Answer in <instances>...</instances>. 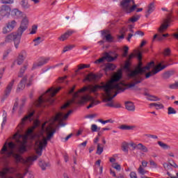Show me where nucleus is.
<instances>
[{
    "mask_svg": "<svg viewBox=\"0 0 178 178\" xmlns=\"http://www.w3.org/2000/svg\"><path fill=\"white\" fill-rule=\"evenodd\" d=\"M129 20L130 22H131V23H136V22H138V20H140V15L133 16L129 19Z\"/></svg>",
    "mask_w": 178,
    "mask_h": 178,
    "instance_id": "3c124183",
    "label": "nucleus"
},
{
    "mask_svg": "<svg viewBox=\"0 0 178 178\" xmlns=\"http://www.w3.org/2000/svg\"><path fill=\"white\" fill-rule=\"evenodd\" d=\"M73 48H76V45L71 44V45L65 47L63 50V54H65V52H67L68 51H72V49H73Z\"/></svg>",
    "mask_w": 178,
    "mask_h": 178,
    "instance_id": "e433bc0d",
    "label": "nucleus"
},
{
    "mask_svg": "<svg viewBox=\"0 0 178 178\" xmlns=\"http://www.w3.org/2000/svg\"><path fill=\"white\" fill-rule=\"evenodd\" d=\"M154 66H155V63L154 61H152L147 63V65L144 67V70H149L151 67H154Z\"/></svg>",
    "mask_w": 178,
    "mask_h": 178,
    "instance_id": "37998d69",
    "label": "nucleus"
},
{
    "mask_svg": "<svg viewBox=\"0 0 178 178\" xmlns=\"http://www.w3.org/2000/svg\"><path fill=\"white\" fill-rule=\"evenodd\" d=\"M74 33H76V31L73 29H69L64 34L61 35V36L58 38V40L60 41H65V40H67L69 37L73 35Z\"/></svg>",
    "mask_w": 178,
    "mask_h": 178,
    "instance_id": "dca6fc26",
    "label": "nucleus"
},
{
    "mask_svg": "<svg viewBox=\"0 0 178 178\" xmlns=\"http://www.w3.org/2000/svg\"><path fill=\"white\" fill-rule=\"evenodd\" d=\"M37 159H38V156H37V155H35L33 156H29L26 159L25 162L26 163H30V162H34V161H37Z\"/></svg>",
    "mask_w": 178,
    "mask_h": 178,
    "instance_id": "473e14b6",
    "label": "nucleus"
},
{
    "mask_svg": "<svg viewBox=\"0 0 178 178\" xmlns=\"http://www.w3.org/2000/svg\"><path fill=\"white\" fill-rule=\"evenodd\" d=\"M176 113H177V111L175 108L172 107L168 108V115H176Z\"/></svg>",
    "mask_w": 178,
    "mask_h": 178,
    "instance_id": "de8ad7c7",
    "label": "nucleus"
},
{
    "mask_svg": "<svg viewBox=\"0 0 178 178\" xmlns=\"http://www.w3.org/2000/svg\"><path fill=\"white\" fill-rule=\"evenodd\" d=\"M105 38L107 42H113V37H112V35L107 34L105 35Z\"/></svg>",
    "mask_w": 178,
    "mask_h": 178,
    "instance_id": "8fccbe9b",
    "label": "nucleus"
},
{
    "mask_svg": "<svg viewBox=\"0 0 178 178\" xmlns=\"http://www.w3.org/2000/svg\"><path fill=\"white\" fill-rule=\"evenodd\" d=\"M176 63H169L167 61L162 60L154 67V74H156L157 73H159V72H162V70L166 69L168 66L176 65Z\"/></svg>",
    "mask_w": 178,
    "mask_h": 178,
    "instance_id": "0eeeda50",
    "label": "nucleus"
},
{
    "mask_svg": "<svg viewBox=\"0 0 178 178\" xmlns=\"http://www.w3.org/2000/svg\"><path fill=\"white\" fill-rule=\"evenodd\" d=\"M99 130H101V127H98V126H97V124H92L91 126V131L92 133H95L97 131H99Z\"/></svg>",
    "mask_w": 178,
    "mask_h": 178,
    "instance_id": "49530a36",
    "label": "nucleus"
},
{
    "mask_svg": "<svg viewBox=\"0 0 178 178\" xmlns=\"http://www.w3.org/2000/svg\"><path fill=\"white\" fill-rule=\"evenodd\" d=\"M18 152L19 154H24V152H27V147H26V145H22L18 148Z\"/></svg>",
    "mask_w": 178,
    "mask_h": 178,
    "instance_id": "72a5a7b5",
    "label": "nucleus"
},
{
    "mask_svg": "<svg viewBox=\"0 0 178 178\" xmlns=\"http://www.w3.org/2000/svg\"><path fill=\"white\" fill-rule=\"evenodd\" d=\"M40 40H41V37H38L37 38H35L33 40V42H35L34 46L37 47V45H40V44H41V42H37V41H40Z\"/></svg>",
    "mask_w": 178,
    "mask_h": 178,
    "instance_id": "e2e57ef3",
    "label": "nucleus"
},
{
    "mask_svg": "<svg viewBox=\"0 0 178 178\" xmlns=\"http://www.w3.org/2000/svg\"><path fill=\"white\" fill-rule=\"evenodd\" d=\"M154 10H155V3L154 2H152L149 4L147 7V10L146 11V13L147 15H145L146 17H148V16H149V15H151V13H152Z\"/></svg>",
    "mask_w": 178,
    "mask_h": 178,
    "instance_id": "5701e85b",
    "label": "nucleus"
},
{
    "mask_svg": "<svg viewBox=\"0 0 178 178\" xmlns=\"http://www.w3.org/2000/svg\"><path fill=\"white\" fill-rule=\"evenodd\" d=\"M49 62V58H44L42 61H40L38 64H35L33 66V69H36V67H40V66H43V65H46Z\"/></svg>",
    "mask_w": 178,
    "mask_h": 178,
    "instance_id": "bb28decb",
    "label": "nucleus"
},
{
    "mask_svg": "<svg viewBox=\"0 0 178 178\" xmlns=\"http://www.w3.org/2000/svg\"><path fill=\"white\" fill-rule=\"evenodd\" d=\"M155 72V69H154V70H152V72H147L145 74V79H149V77H151V76H154L156 74H154V72Z\"/></svg>",
    "mask_w": 178,
    "mask_h": 178,
    "instance_id": "6e6d98bb",
    "label": "nucleus"
},
{
    "mask_svg": "<svg viewBox=\"0 0 178 178\" xmlns=\"http://www.w3.org/2000/svg\"><path fill=\"white\" fill-rule=\"evenodd\" d=\"M138 172L140 173V175H145V170L141 165H140L139 168L138 169Z\"/></svg>",
    "mask_w": 178,
    "mask_h": 178,
    "instance_id": "0e129e2a",
    "label": "nucleus"
},
{
    "mask_svg": "<svg viewBox=\"0 0 178 178\" xmlns=\"http://www.w3.org/2000/svg\"><path fill=\"white\" fill-rule=\"evenodd\" d=\"M10 52H12L11 49H8L6 51H4L3 54V59H6V58H8V56L9 55V54H10Z\"/></svg>",
    "mask_w": 178,
    "mask_h": 178,
    "instance_id": "864d4df0",
    "label": "nucleus"
},
{
    "mask_svg": "<svg viewBox=\"0 0 178 178\" xmlns=\"http://www.w3.org/2000/svg\"><path fill=\"white\" fill-rule=\"evenodd\" d=\"M3 122L1 123V129H3V127L5 126V124H6V122L8 120V118H6L7 114H6V111H3Z\"/></svg>",
    "mask_w": 178,
    "mask_h": 178,
    "instance_id": "4c0bfd02",
    "label": "nucleus"
},
{
    "mask_svg": "<svg viewBox=\"0 0 178 178\" xmlns=\"http://www.w3.org/2000/svg\"><path fill=\"white\" fill-rule=\"evenodd\" d=\"M119 129H120V130H133V129H134V127L122 124L120 127H119Z\"/></svg>",
    "mask_w": 178,
    "mask_h": 178,
    "instance_id": "c9c22d12",
    "label": "nucleus"
},
{
    "mask_svg": "<svg viewBox=\"0 0 178 178\" xmlns=\"http://www.w3.org/2000/svg\"><path fill=\"white\" fill-rule=\"evenodd\" d=\"M125 108L127 111L131 112H134V111H136V106H134V103L131 102H126Z\"/></svg>",
    "mask_w": 178,
    "mask_h": 178,
    "instance_id": "4be33fe9",
    "label": "nucleus"
},
{
    "mask_svg": "<svg viewBox=\"0 0 178 178\" xmlns=\"http://www.w3.org/2000/svg\"><path fill=\"white\" fill-rule=\"evenodd\" d=\"M127 54H129V47L125 46L124 49V53L122 54V56L124 58H126V56H127Z\"/></svg>",
    "mask_w": 178,
    "mask_h": 178,
    "instance_id": "052dcab7",
    "label": "nucleus"
},
{
    "mask_svg": "<svg viewBox=\"0 0 178 178\" xmlns=\"http://www.w3.org/2000/svg\"><path fill=\"white\" fill-rule=\"evenodd\" d=\"M16 148V144H15L13 142H10L8 143V142H6L1 150V154L2 155L6 154L8 156H11V155H13V149Z\"/></svg>",
    "mask_w": 178,
    "mask_h": 178,
    "instance_id": "39448f33",
    "label": "nucleus"
},
{
    "mask_svg": "<svg viewBox=\"0 0 178 178\" xmlns=\"http://www.w3.org/2000/svg\"><path fill=\"white\" fill-rule=\"evenodd\" d=\"M90 66V64H80L78 65V69L75 72L76 73H78L79 70H83V69H88Z\"/></svg>",
    "mask_w": 178,
    "mask_h": 178,
    "instance_id": "7c9ffc66",
    "label": "nucleus"
},
{
    "mask_svg": "<svg viewBox=\"0 0 178 178\" xmlns=\"http://www.w3.org/2000/svg\"><path fill=\"white\" fill-rule=\"evenodd\" d=\"M143 73H145V70L144 67H143V63L140 61L136 69L128 74V77H136L138 74H143Z\"/></svg>",
    "mask_w": 178,
    "mask_h": 178,
    "instance_id": "6e6552de",
    "label": "nucleus"
},
{
    "mask_svg": "<svg viewBox=\"0 0 178 178\" xmlns=\"http://www.w3.org/2000/svg\"><path fill=\"white\" fill-rule=\"evenodd\" d=\"M115 69H116V65H115V64L108 63L106 64L104 70H105V72H108L109 70L113 71Z\"/></svg>",
    "mask_w": 178,
    "mask_h": 178,
    "instance_id": "cd10ccee",
    "label": "nucleus"
},
{
    "mask_svg": "<svg viewBox=\"0 0 178 178\" xmlns=\"http://www.w3.org/2000/svg\"><path fill=\"white\" fill-rule=\"evenodd\" d=\"M27 140H29V136L27 135H23L22 141V143H19V144L26 145V144H27Z\"/></svg>",
    "mask_w": 178,
    "mask_h": 178,
    "instance_id": "09e8293b",
    "label": "nucleus"
},
{
    "mask_svg": "<svg viewBox=\"0 0 178 178\" xmlns=\"http://www.w3.org/2000/svg\"><path fill=\"white\" fill-rule=\"evenodd\" d=\"M120 6L125 13H133L137 8L134 0H122Z\"/></svg>",
    "mask_w": 178,
    "mask_h": 178,
    "instance_id": "7ed1b4c3",
    "label": "nucleus"
},
{
    "mask_svg": "<svg viewBox=\"0 0 178 178\" xmlns=\"http://www.w3.org/2000/svg\"><path fill=\"white\" fill-rule=\"evenodd\" d=\"M173 74H175V70H171L164 72L162 75V77L164 79V80H168V79H170Z\"/></svg>",
    "mask_w": 178,
    "mask_h": 178,
    "instance_id": "b1692460",
    "label": "nucleus"
},
{
    "mask_svg": "<svg viewBox=\"0 0 178 178\" xmlns=\"http://www.w3.org/2000/svg\"><path fill=\"white\" fill-rule=\"evenodd\" d=\"M149 97H147V101H151V102H156V101H161V98H159L156 96H154L152 95H149Z\"/></svg>",
    "mask_w": 178,
    "mask_h": 178,
    "instance_id": "58836bf2",
    "label": "nucleus"
},
{
    "mask_svg": "<svg viewBox=\"0 0 178 178\" xmlns=\"http://www.w3.org/2000/svg\"><path fill=\"white\" fill-rule=\"evenodd\" d=\"M123 76V73L122 72V70H119L118 73L114 75L113 78L106 83L108 86V90H110V92L111 93V95L115 92V94L109 98H105L104 99V102H108V101H112L118 94H120V92H123L126 88L122 87V86L120 83H115L119 81L120 79H122Z\"/></svg>",
    "mask_w": 178,
    "mask_h": 178,
    "instance_id": "f03ea898",
    "label": "nucleus"
},
{
    "mask_svg": "<svg viewBox=\"0 0 178 178\" xmlns=\"http://www.w3.org/2000/svg\"><path fill=\"white\" fill-rule=\"evenodd\" d=\"M49 98H51V92H47L46 91L43 95L40 96L39 99L35 102V106L38 108H45L47 103L52 105L50 102H48Z\"/></svg>",
    "mask_w": 178,
    "mask_h": 178,
    "instance_id": "20e7f679",
    "label": "nucleus"
},
{
    "mask_svg": "<svg viewBox=\"0 0 178 178\" xmlns=\"http://www.w3.org/2000/svg\"><path fill=\"white\" fill-rule=\"evenodd\" d=\"M33 116H34V111L31 112L28 115H26L22 119L21 122L18 125L20 131H22L23 129H24V126L26 125V122H27V120L31 122V118H33Z\"/></svg>",
    "mask_w": 178,
    "mask_h": 178,
    "instance_id": "ddd939ff",
    "label": "nucleus"
},
{
    "mask_svg": "<svg viewBox=\"0 0 178 178\" xmlns=\"http://www.w3.org/2000/svg\"><path fill=\"white\" fill-rule=\"evenodd\" d=\"M143 82V78L139 77V79L136 81V79H134V82H133L132 83H127L126 85L127 88H133L134 87V90H136V91H140V90H141V88L136 86H137V84H140V83Z\"/></svg>",
    "mask_w": 178,
    "mask_h": 178,
    "instance_id": "2eb2a0df",
    "label": "nucleus"
},
{
    "mask_svg": "<svg viewBox=\"0 0 178 178\" xmlns=\"http://www.w3.org/2000/svg\"><path fill=\"white\" fill-rule=\"evenodd\" d=\"M173 22L172 17H168L167 19L164 20V23L162 24L159 29V33H163L165 30H168V27L170 26V24Z\"/></svg>",
    "mask_w": 178,
    "mask_h": 178,
    "instance_id": "4468645a",
    "label": "nucleus"
},
{
    "mask_svg": "<svg viewBox=\"0 0 178 178\" xmlns=\"http://www.w3.org/2000/svg\"><path fill=\"white\" fill-rule=\"evenodd\" d=\"M170 49L167 48L164 50V56H169L170 55Z\"/></svg>",
    "mask_w": 178,
    "mask_h": 178,
    "instance_id": "338daca9",
    "label": "nucleus"
},
{
    "mask_svg": "<svg viewBox=\"0 0 178 178\" xmlns=\"http://www.w3.org/2000/svg\"><path fill=\"white\" fill-rule=\"evenodd\" d=\"M26 56H27V53L26 52V51H22L17 58V64L19 65H22L24 62Z\"/></svg>",
    "mask_w": 178,
    "mask_h": 178,
    "instance_id": "a211bd4d",
    "label": "nucleus"
},
{
    "mask_svg": "<svg viewBox=\"0 0 178 178\" xmlns=\"http://www.w3.org/2000/svg\"><path fill=\"white\" fill-rule=\"evenodd\" d=\"M102 62H105V58L104 56L102 57L101 58H99L95 61V63L96 65H98L99 63H102Z\"/></svg>",
    "mask_w": 178,
    "mask_h": 178,
    "instance_id": "680f3d73",
    "label": "nucleus"
},
{
    "mask_svg": "<svg viewBox=\"0 0 178 178\" xmlns=\"http://www.w3.org/2000/svg\"><path fill=\"white\" fill-rule=\"evenodd\" d=\"M150 106H155L156 109H163V108H165L163 104H158L156 103H151Z\"/></svg>",
    "mask_w": 178,
    "mask_h": 178,
    "instance_id": "c03bdc74",
    "label": "nucleus"
},
{
    "mask_svg": "<svg viewBox=\"0 0 178 178\" xmlns=\"http://www.w3.org/2000/svg\"><path fill=\"white\" fill-rule=\"evenodd\" d=\"M85 91H90V86H84L81 90H79L78 92H85Z\"/></svg>",
    "mask_w": 178,
    "mask_h": 178,
    "instance_id": "13d9d810",
    "label": "nucleus"
},
{
    "mask_svg": "<svg viewBox=\"0 0 178 178\" xmlns=\"http://www.w3.org/2000/svg\"><path fill=\"white\" fill-rule=\"evenodd\" d=\"M104 56L105 60H107L108 62H113V60H116V59H118V56H119L118 55V54H115V56L112 57L111 54H109V53L106 52Z\"/></svg>",
    "mask_w": 178,
    "mask_h": 178,
    "instance_id": "412c9836",
    "label": "nucleus"
},
{
    "mask_svg": "<svg viewBox=\"0 0 178 178\" xmlns=\"http://www.w3.org/2000/svg\"><path fill=\"white\" fill-rule=\"evenodd\" d=\"M158 144H159V145H160V147H161V148H163L164 149H168V145H166L161 141H159Z\"/></svg>",
    "mask_w": 178,
    "mask_h": 178,
    "instance_id": "69168bd1",
    "label": "nucleus"
},
{
    "mask_svg": "<svg viewBox=\"0 0 178 178\" xmlns=\"http://www.w3.org/2000/svg\"><path fill=\"white\" fill-rule=\"evenodd\" d=\"M12 12V8L10 6L7 5H3L0 9V16L1 17H9L10 16V13Z\"/></svg>",
    "mask_w": 178,
    "mask_h": 178,
    "instance_id": "9b49d317",
    "label": "nucleus"
},
{
    "mask_svg": "<svg viewBox=\"0 0 178 178\" xmlns=\"http://www.w3.org/2000/svg\"><path fill=\"white\" fill-rule=\"evenodd\" d=\"M39 166L41 168L42 170H46L47 168L49 167V163H46L45 161H40Z\"/></svg>",
    "mask_w": 178,
    "mask_h": 178,
    "instance_id": "c756f323",
    "label": "nucleus"
},
{
    "mask_svg": "<svg viewBox=\"0 0 178 178\" xmlns=\"http://www.w3.org/2000/svg\"><path fill=\"white\" fill-rule=\"evenodd\" d=\"M38 29V26L37 25H33L30 34H35L37 33Z\"/></svg>",
    "mask_w": 178,
    "mask_h": 178,
    "instance_id": "5fc2aeb1",
    "label": "nucleus"
},
{
    "mask_svg": "<svg viewBox=\"0 0 178 178\" xmlns=\"http://www.w3.org/2000/svg\"><path fill=\"white\" fill-rule=\"evenodd\" d=\"M101 77H102V74H95L91 72L86 76V80L88 81H93V80L101 79Z\"/></svg>",
    "mask_w": 178,
    "mask_h": 178,
    "instance_id": "aec40b11",
    "label": "nucleus"
},
{
    "mask_svg": "<svg viewBox=\"0 0 178 178\" xmlns=\"http://www.w3.org/2000/svg\"><path fill=\"white\" fill-rule=\"evenodd\" d=\"M21 6L23 9H29L31 6L29 4V1L27 0H22L21 1Z\"/></svg>",
    "mask_w": 178,
    "mask_h": 178,
    "instance_id": "2f4dec72",
    "label": "nucleus"
},
{
    "mask_svg": "<svg viewBox=\"0 0 178 178\" xmlns=\"http://www.w3.org/2000/svg\"><path fill=\"white\" fill-rule=\"evenodd\" d=\"M16 26H17V22L16 20L13 19L8 22L6 24V26L3 28V34H8V33H10V31H13Z\"/></svg>",
    "mask_w": 178,
    "mask_h": 178,
    "instance_id": "1a4fd4ad",
    "label": "nucleus"
},
{
    "mask_svg": "<svg viewBox=\"0 0 178 178\" xmlns=\"http://www.w3.org/2000/svg\"><path fill=\"white\" fill-rule=\"evenodd\" d=\"M163 166L164 168V169H165V170H169L170 169H172V163H164L163 164Z\"/></svg>",
    "mask_w": 178,
    "mask_h": 178,
    "instance_id": "603ef678",
    "label": "nucleus"
},
{
    "mask_svg": "<svg viewBox=\"0 0 178 178\" xmlns=\"http://www.w3.org/2000/svg\"><path fill=\"white\" fill-rule=\"evenodd\" d=\"M113 168L114 169H116V170H118V172H120V170H122V167L120 166V164H118V163H114L113 165Z\"/></svg>",
    "mask_w": 178,
    "mask_h": 178,
    "instance_id": "bf43d9fd",
    "label": "nucleus"
},
{
    "mask_svg": "<svg viewBox=\"0 0 178 178\" xmlns=\"http://www.w3.org/2000/svg\"><path fill=\"white\" fill-rule=\"evenodd\" d=\"M60 90H62V87H58L56 89H54L51 88L47 90L46 92H50V98L47 99V101L50 102V104H54V102H55V99L54 98V96L56 95V94H58V92H59Z\"/></svg>",
    "mask_w": 178,
    "mask_h": 178,
    "instance_id": "f8f14e48",
    "label": "nucleus"
},
{
    "mask_svg": "<svg viewBox=\"0 0 178 178\" xmlns=\"http://www.w3.org/2000/svg\"><path fill=\"white\" fill-rule=\"evenodd\" d=\"M26 70H27V65H24L23 67L20 69L18 77H23V74H24Z\"/></svg>",
    "mask_w": 178,
    "mask_h": 178,
    "instance_id": "a18cd8bd",
    "label": "nucleus"
},
{
    "mask_svg": "<svg viewBox=\"0 0 178 178\" xmlns=\"http://www.w3.org/2000/svg\"><path fill=\"white\" fill-rule=\"evenodd\" d=\"M122 149L125 154L129 152V143H127V142H124L122 143Z\"/></svg>",
    "mask_w": 178,
    "mask_h": 178,
    "instance_id": "f704fd0d",
    "label": "nucleus"
},
{
    "mask_svg": "<svg viewBox=\"0 0 178 178\" xmlns=\"http://www.w3.org/2000/svg\"><path fill=\"white\" fill-rule=\"evenodd\" d=\"M47 146L44 145V143L42 142H39V146L38 148L36 149V154L39 155V156H41L42 155V149L45 148Z\"/></svg>",
    "mask_w": 178,
    "mask_h": 178,
    "instance_id": "a878e982",
    "label": "nucleus"
},
{
    "mask_svg": "<svg viewBox=\"0 0 178 178\" xmlns=\"http://www.w3.org/2000/svg\"><path fill=\"white\" fill-rule=\"evenodd\" d=\"M55 133H56V129H54L51 132L48 134L47 138H44L42 141H40V143H42L44 146L48 145V141L54 137V134H55Z\"/></svg>",
    "mask_w": 178,
    "mask_h": 178,
    "instance_id": "6ab92c4d",
    "label": "nucleus"
},
{
    "mask_svg": "<svg viewBox=\"0 0 178 178\" xmlns=\"http://www.w3.org/2000/svg\"><path fill=\"white\" fill-rule=\"evenodd\" d=\"M11 16L14 19H22V20L17 32L11 33L8 35L6 37L5 41L6 42H12V41H13L15 47L17 49L20 44V40H22V35H23L24 31L29 29V19H27L24 13L17 8L11 10Z\"/></svg>",
    "mask_w": 178,
    "mask_h": 178,
    "instance_id": "f257e3e1",
    "label": "nucleus"
},
{
    "mask_svg": "<svg viewBox=\"0 0 178 178\" xmlns=\"http://www.w3.org/2000/svg\"><path fill=\"white\" fill-rule=\"evenodd\" d=\"M129 176L131 178H138L136 172H131Z\"/></svg>",
    "mask_w": 178,
    "mask_h": 178,
    "instance_id": "774afa93",
    "label": "nucleus"
},
{
    "mask_svg": "<svg viewBox=\"0 0 178 178\" xmlns=\"http://www.w3.org/2000/svg\"><path fill=\"white\" fill-rule=\"evenodd\" d=\"M89 87L90 92H97L98 90H100V88H103L106 94V96L107 97L106 98H112V93H111V90H109V88H108V86L106 84L104 86H89Z\"/></svg>",
    "mask_w": 178,
    "mask_h": 178,
    "instance_id": "423d86ee",
    "label": "nucleus"
},
{
    "mask_svg": "<svg viewBox=\"0 0 178 178\" xmlns=\"http://www.w3.org/2000/svg\"><path fill=\"white\" fill-rule=\"evenodd\" d=\"M98 121L102 123V124H106V123H112V120H103L102 119H99Z\"/></svg>",
    "mask_w": 178,
    "mask_h": 178,
    "instance_id": "4d7b16f0",
    "label": "nucleus"
},
{
    "mask_svg": "<svg viewBox=\"0 0 178 178\" xmlns=\"http://www.w3.org/2000/svg\"><path fill=\"white\" fill-rule=\"evenodd\" d=\"M15 84V79H13L10 82L8 83L6 89L4 90V95L3 96L2 101H5L6 98H8L10 93L12 92V90L13 89V86Z\"/></svg>",
    "mask_w": 178,
    "mask_h": 178,
    "instance_id": "9d476101",
    "label": "nucleus"
},
{
    "mask_svg": "<svg viewBox=\"0 0 178 178\" xmlns=\"http://www.w3.org/2000/svg\"><path fill=\"white\" fill-rule=\"evenodd\" d=\"M14 158H15L17 163L22 162V161H24V159H23V157H22V156L20 154H15Z\"/></svg>",
    "mask_w": 178,
    "mask_h": 178,
    "instance_id": "79ce46f5",
    "label": "nucleus"
},
{
    "mask_svg": "<svg viewBox=\"0 0 178 178\" xmlns=\"http://www.w3.org/2000/svg\"><path fill=\"white\" fill-rule=\"evenodd\" d=\"M134 148H135L136 149H140V151H143V152H148V148H147V147H145L142 143L136 145L135 146H134Z\"/></svg>",
    "mask_w": 178,
    "mask_h": 178,
    "instance_id": "393cba45",
    "label": "nucleus"
},
{
    "mask_svg": "<svg viewBox=\"0 0 178 178\" xmlns=\"http://www.w3.org/2000/svg\"><path fill=\"white\" fill-rule=\"evenodd\" d=\"M102 152H104V147L101 146V143H98L96 154L97 155H101Z\"/></svg>",
    "mask_w": 178,
    "mask_h": 178,
    "instance_id": "ea45409f",
    "label": "nucleus"
},
{
    "mask_svg": "<svg viewBox=\"0 0 178 178\" xmlns=\"http://www.w3.org/2000/svg\"><path fill=\"white\" fill-rule=\"evenodd\" d=\"M22 138L23 135L19 134V132H17L13 135V140H15L16 143H18L19 144V143H22L21 138Z\"/></svg>",
    "mask_w": 178,
    "mask_h": 178,
    "instance_id": "c85d7f7f",
    "label": "nucleus"
},
{
    "mask_svg": "<svg viewBox=\"0 0 178 178\" xmlns=\"http://www.w3.org/2000/svg\"><path fill=\"white\" fill-rule=\"evenodd\" d=\"M124 68L125 69V70H127V72H129V73H131V72H133L131 70H130V60H128L125 62Z\"/></svg>",
    "mask_w": 178,
    "mask_h": 178,
    "instance_id": "a19ab883",
    "label": "nucleus"
},
{
    "mask_svg": "<svg viewBox=\"0 0 178 178\" xmlns=\"http://www.w3.org/2000/svg\"><path fill=\"white\" fill-rule=\"evenodd\" d=\"M26 83H27V76H23L22 79L20 81L17 88V92H20V91L24 90L26 88Z\"/></svg>",
    "mask_w": 178,
    "mask_h": 178,
    "instance_id": "f3484780",
    "label": "nucleus"
}]
</instances>
